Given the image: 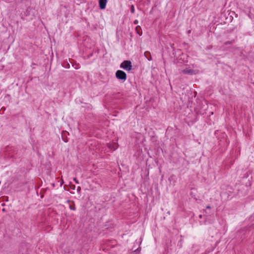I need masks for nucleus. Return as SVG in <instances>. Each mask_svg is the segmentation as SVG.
I'll return each instance as SVG.
<instances>
[{
    "label": "nucleus",
    "mask_w": 254,
    "mask_h": 254,
    "mask_svg": "<svg viewBox=\"0 0 254 254\" xmlns=\"http://www.w3.org/2000/svg\"><path fill=\"white\" fill-rule=\"evenodd\" d=\"M116 77L122 82H124L127 78V75L126 72L121 70H118L115 73Z\"/></svg>",
    "instance_id": "f257e3e1"
},
{
    "label": "nucleus",
    "mask_w": 254,
    "mask_h": 254,
    "mask_svg": "<svg viewBox=\"0 0 254 254\" xmlns=\"http://www.w3.org/2000/svg\"><path fill=\"white\" fill-rule=\"evenodd\" d=\"M120 67L127 71H129L132 69L131 63L128 60L124 61L121 64Z\"/></svg>",
    "instance_id": "f03ea898"
},
{
    "label": "nucleus",
    "mask_w": 254,
    "mask_h": 254,
    "mask_svg": "<svg viewBox=\"0 0 254 254\" xmlns=\"http://www.w3.org/2000/svg\"><path fill=\"white\" fill-rule=\"evenodd\" d=\"M107 0H99V5L101 9H104L106 8Z\"/></svg>",
    "instance_id": "7ed1b4c3"
},
{
    "label": "nucleus",
    "mask_w": 254,
    "mask_h": 254,
    "mask_svg": "<svg viewBox=\"0 0 254 254\" xmlns=\"http://www.w3.org/2000/svg\"><path fill=\"white\" fill-rule=\"evenodd\" d=\"M182 72L188 75H193L195 74L194 70L188 68L182 70Z\"/></svg>",
    "instance_id": "20e7f679"
},
{
    "label": "nucleus",
    "mask_w": 254,
    "mask_h": 254,
    "mask_svg": "<svg viewBox=\"0 0 254 254\" xmlns=\"http://www.w3.org/2000/svg\"><path fill=\"white\" fill-rule=\"evenodd\" d=\"M135 30L137 34H138L139 36H141L142 35V31L141 27L139 25H137L135 29Z\"/></svg>",
    "instance_id": "39448f33"
},
{
    "label": "nucleus",
    "mask_w": 254,
    "mask_h": 254,
    "mask_svg": "<svg viewBox=\"0 0 254 254\" xmlns=\"http://www.w3.org/2000/svg\"><path fill=\"white\" fill-rule=\"evenodd\" d=\"M144 55L145 58L149 61L152 60L151 55L149 52L146 51L144 53Z\"/></svg>",
    "instance_id": "423d86ee"
},
{
    "label": "nucleus",
    "mask_w": 254,
    "mask_h": 254,
    "mask_svg": "<svg viewBox=\"0 0 254 254\" xmlns=\"http://www.w3.org/2000/svg\"><path fill=\"white\" fill-rule=\"evenodd\" d=\"M245 234V231L244 230H242L238 232V235H242V236L241 237V239H244L245 238V236H243V235Z\"/></svg>",
    "instance_id": "0eeeda50"
},
{
    "label": "nucleus",
    "mask_w": 254,
    "mask_h": 254,
    "mask_svg": "<svg viewBox=\"0 0 254 254\" xmlns=\"http://www.w3.org/2000/svg\"><path fill=\"white\" fill-rule=\"evenodd\" d=\"M211 209V207L210 205H207L206 207V210H204V213L206 214H207V215H209L210 214V212H208L207 211V209Z\"/></svg>",
    "instance_id": "6e6552de"
},
{
    "label": "nucleus",
    "mask_w": 254,
    "mask_h": 254,
    "mask_svg": "<svg viewBox=\"0 0 254 254\" xmlns=\"http://www.w3.org/2000/svg\"><path fill=\"white\" fill-rule=\"evenodd\" d=\"M140 251V248L139 247L135 250L132 252V254H139Z\"/></svg>",
    "instance_id": "1a4fd4ad"
},
{
    "label": "nucleus",
    "mask_w": 254,
    "mask_h": 254,
    "mask_svg": "<svg viewBox=\"0 0 254 254\" xmlns=\"http://www.w3.org/2000/svg\"><path fill=\"white\" fill-rule=\"evenodd\" d=\"M234 41L235 40H232L231 41H226L224 43V45H227L228 44H232L233 43H234Z\"/></svg>",
    "instance_id": "9d476101"
},
{
    "label": "nucleus",
    "mask_w": 254,
    "mask_h": 254,
    "mask_svg": "<svg viewBox=\"0 0 254 254\" xmlns=\"http://www.w3.org/2000/svg\"><path fill=\"white\" fill-rule=\"evenodd\" d=\"M130 11L132 13H134L135 11V8L133 5H131L130 7Z\"/></svg>",
    "instance_id": "9b49d317"
},
{
    "label": "nucleus",
    "mask_w": 254,
    "mask_h": 254,
    "mask_svg": "<svg viewBox=\"0 0 254 254\" xmlns=\"http://www.w3.org/2000/svg\"><path fill=\"white\" fill-rule=\"evenodd\" d=\"M69 209L70 210H73V211L75 210H76V207L75 206V205L73 204V205H69Z\"/></svg>",
    "instance_id": "f8f14e48"
},
{
    "label": "nucleus",
    "mask_w": 254,
    "mask_h": 254,
    "mask_svg": "<svg viewBox=\"0 0 254 254\" xmlns=\"http://www.w3.org/2000/svg\"><path fill=\"white\" fill-rule=\"evenodd\" d=\"M80 191H81V187L78 186L77 187V192L78 193H80Z\"/></svg>",
    "instance_id": "ddd939ff"
},
{
    "label": "nucleus",
    "mask_w": 254,
    "mask_h": 254,
    "mask_svg": "<svg viewBox=\"0 0 254 254\" xmlns=\"http://www.w3.org/2000/svg\"><path fill=\"white\" fill-rule=\"evenodd\" d=\"M64 66L65 68H68L70 67V65L68 63H66L65 65H64Z\"/></svg>",
    "instance_id": "4468645a"
},
{
    "label": "nucleus",
    "mask_w": 254,
    "mask_h": 254,
    "mask_svg": "<svg viewBox=\"0 0 254 254\" xmlns=\"http://www.w3.org/2000/svg\"><path fill=\"white\" fill-rule=\"evenodd\" d=\"M62 139L64 142H67L68 141L66 138L64 137L63 136H62Z\"/></svg>",
    "instance_id": "2eb2a0df"
},
{
    "label": "nucleus",
    "mask_w": 254,
    "mask_h": 254,
    "mask_svg": "<svg viewBox=\"0 0 254 254\" xmlns=\"http://www.w3.org/2000/svg\"><path fill=\"white\" fill-rule=\"evenodd\" d=\"M73 181L77 184H78L79 183V181L77 180V179L76 178H73Z\"/></svg>",
    "instance_id": "dca6fc26"
},
{
    "label": "nucleus",
    "mask_w": 254,
    "mask_h": 254,
    "mask_svg": "<svg viewBox=\"0 0 254 254\" xmlns=\"http://www.w3.org/2000/svg\"><path fill=\"white\" fill-rule=\"evenodd\" d=\"M70 189H71V190H75V186L74 185H71L70 186Z\"/></svg>",
    "instance_id": "f3484780"
},
{
    "label": "nucleus",
    "mask_w": 254,
    "mask_h": 254,
    "mask_svg": "<svg viewBox=\"0 0 254 254\" xmlns=\"http://www.w3.org/2000/svg\"><path fill=\"white\" fill-rule=\"evenodd\" d=\"M138 23V20L136 19L133 22V24H135V25H136Z\"/></svg>",
    "instance_id": "a211bd4d"
},
{
    "label": "nucleus",
    "mask_w": 254,
    "mask_h": 254,
    "mask_svg": "<svg viewBox=\"0 0 254 254\" xmlns=\"http://www.w3.org/2000/svg\"><path fill=\"white\" fill-rule=\"evenodd\" d=\"M64 183V181L62 180V182L61 183L60 186H62Z\"/></svg>",
    "instance_id": "6ab92c4d"
},
{
    "label": "nucleus",
    "mask_w": 254,
    "mask_h": 254,
    "mask_svg": "<svg viewBox=\"0 0 254 254\" xmlns=\"http://www.w3.org/2000/svg\"><path fill=\"white\" fill-rule=\"evenodd\" d=\"M202 215L201 214H200V215H199V218H202Z\"/></svg>",
    "instance_id": "aec40b11"
},
{
    "label": "nucleus",
    "mask_w": 254,
    "mask_h": 254,
    "mask_svg": "<svg viewBox=\"0 0 254 254\" xmlns=\"http://www.w3.org/2000/svg\"><path fill=\"white\" fill-rule=\"evenodd\" d=\"M117 146H116L114 148V150L116 149H117Z\"/></svg>",
    "instance_id": "412c9836"
},
{
    "label": "nucleus",
    "mask_w": 254,
    "mask_h": 254,
    "mask_svg": "<svg viewBox=\"0 0 254 254\" xmlns=\"http://www.w3.org/2000/svg\"><path fill=\"white\" fill-rule=\"evenodd\" d=\"M2 210V211H5V209L3 208Z\"/></svg>",
    "instance_id": "4be33fe9"
},
{
    "label": "nucleus",
    "mask_w": 254,
    "mask_h": 254,
    "mask_svg": "<svg viewBox=\"0 0 254 254\" xmlns=\"http://www.w3.org/2000/svg\"><path fill=\"white\" fill-rule=\"evenodd\" d=\"M188 32L189 33H190V30H189V31H188Z\"/></svg>",
    "instance_id": "5701e85b"
}]
</instances>
